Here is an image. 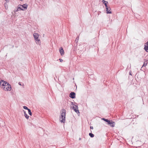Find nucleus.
<instances>
[{
    "label": "nucleus",
    "mask_w": 148,
    "mask_h": 148,
    "mask_svg": "<svg viewBox=\"0 0 148 148\" xmlns=\"http://www.w3.org/2000/svg\"><path fill=\"white\" fill-rule=\"evenodd\" d=\"M102 119L104 121L106 122L107 123V124L110 126L111 127H114L115 125V123L112 120H109L107 119H106L105 118H103Z\"/></svg>",
    "instance_id": "nucleus-1"
},
{
    "label": "nucleus",
    "mask_w": 148,
    "mask_h": 148,
    "mask_svg": "<svg viewBox=\"0 0 148 148\" xmlns=\"http://www.w3.org/2000/svg\"><path fill=\"white\" fill-rule=\"evenodd\" d=\"M62 112L60 119L61 118L62 119V120L60 121V122L62 123H64L65 121L66 111L65 109H63L62 110Z\"/></svg>",
    "instance_id": "nucleus-2"
},
{
    "label": "nucleus",
    "mask_w": 148,
    "mask_h": 148,
    "mask_svg": "<svg viewBox=\"0 0 148 148\" xmlns=\"http://www.w3.org/2000/svg\"><path fill=\"white\" fill-rule=\"evenodd\" d=\"M39 36V35L38 33H34L33 34V36L36 43L40 45L41 42L40 40L38 39Z\"/></svg>",
    "instance_id": "nucleus-3"
},
{
    "label": "nucleus",
    "mask_w": 148,
    "mask_h": 148,
    "mask_svg": "<svg viewBox=\"0 0 148 148\" xmlns=\"http://www.w3.org/2000/svg\"><path fill=\"white\" fill-rule=\"evenodd\" d=\"M11 88V85L8 83V84H7L5 86L3 87V89L5 91H10Z\"/></svg>",
    "instance_id": "nucleus-4"
},
{
    "label": "nucleus",
    "mask_w": 148,
    "mask_h": 148,
    "mask_svg": "<svg viewBox=\"0 0 148 148\" xmlns=\"http://www.w3.org/2000/svg\"><path fill=\"white\" fill-rule=\"evenodd\" d=\"M72 104L73 105V110L77 114L79 113V110H78V107L77 105L74 104H73V102H71Z\"/></svg>",
    "instance_id": "nucleus-5"
},
{
    "label": "nucleus",
    "mask_w": 148,
    "mask_h": 148,
    "mask_svg": "<svg viewBox=\"0 0 148 148\" xmlns=\"http://www.w3.org/2000/svg\"><path fill=\"white\" fill-rule=\"evenodd\" d=\"M7 84H8V83L4 80H1L0 81V85L1 87L3 89V87H4L5 85Z\"/></svg>",
    "instance_id": "nucleus-6"
},
{
    "label": "nucleus",
    "mask_w": 148,
    "mask_h": 148,
    "mask_svg": "<svg viewBox=\"0 0 148 148\" xmlns=\"http://www.w3.org/2000/svg\"><path fill=\"white\" fill-rule=\"evenodd\" d=\"M75 93L74 92H71L69 95V97L73 99L75 98Z\"/></svg>",
    "instance_id": "nucleus-7"
},
{
    "label": "nucleus",
    "mask_w": 148,
    "mask_h": 148,
    "mask_svg": "<svg viewBox=\"0 0 148 148\" xmlns=\"http://www.w3.org/2000/svg\"><path fill=\"white\" fill-rule=\"evenodd\" d=\"M107 14H112V12L110 11L111 8L109 6L105 7Z\"/></svg>",
    "instance_id": "nucleus-8"
},
{
    "label": "nucleus",
    "mask_w": 148,
    "mask_h": 148,
    "mask_svg": "<svg viewBox=\"0 0 148 148\" xmlns=\"http://www.w3.org/2000/svg\"><path fill=\"white\" fill-rule=\"evenodd\" d=\"M144 49L147 52H148V41L145 44Z\"/></svg>",
    "instance_id": "nucleus-9"
},
{
    "label": "nucleus",
    "mask_w": 148,
    "mask_h": 148,
    "mask_svg": "<svg viewBox=\"0 0 148 148\" xmlns=\"http://www.w3.org/2000/svg\"><path fill=\"white\" fill-rule=\"evenodd\" d=\"M59 51L61 56H62L64 54V51L62 47L60 48Z\"/></svg>",
    "instance_id": "nucleus-10"
},
{
    "label": "nucleus",
    "mask_w": 148,
    "mask_h": 148,
    "mask_svg": "<svg viewBox=\"0 0 148 148\" xmlns=\"http://www.w3.org/2000/svg\"><path fill=\"white\" fill-rule=\"evenodd\" d=\"M21 6L23 8V10H25V9H26L27 8L28 5L27 3H25L23 4V5H22Z\"/></svg>",
    "instance_id": "nucleus-11"
},
{
    "label": "nucleus",
    "mask_w": 148,
    "mask_h": 148,
    "mask_svg": "<svg viewBox=\"0 0 148 148\" xmlns=\"http://www.w3.org/2000/svg\"><path fill=\"white\" fill-rule=\"evenodd\" d=\"M102 1L104 4L105 7L108 6V2L107 1H105L104 0H102Z\"/></svg>",
    "instance_id": "nucleus-12"
},
{
    "label": "nucleus",
    "mask_w": 148,
    "mask_h": 148,
    "mask_svg": "<svg viewBox=\"0 0 148 148\" xmlns=\"http://www.w3.org/2000/svg\"><path fill=\"white\" fill-rule=\"evenodd\" d=\"M21 5H19L18 6V8L16 9V12L18 10V9H19V10H23V8H22L21 7Z\"/></svg>",
    "instance_id": "nucleus-13"
},
{
    "label": "nucleus",
    "mask_w": 148,
    "mask_h": 148,
    "mask_svg": "<svg viewBox=\"0 0 148 148\" xmlns=\"http://www.w3.org/2000/svg\"><path fill=\"white\" fill-rule=\"evenodd\" d=\"M23 111L24 112V115L25 116V117L27 119H28L29 118V116H28L27 114H26V112L25 111H24L23 110Z\"/></svg>",
    "instance_id": "nucleus-14"
},
{
    "label": "nucleus",
    "mask_w": 148,
    "mask_h": 148,
    "mask_svg": "<svg viewBox=\"0 0 148 148\" xmlns=\"http://www.w3.org/2000/svg\"><path fill=\"white\" fill-rule=\"evenodd\" d=\"M147 61H146L145 62H144V64H143V66L141 67V68L144 66L145 67L147 65Z\"/></svg>",
    "instance_id": "nucleus-15"
},
{
    "label": "nucleus",
    "mask_w": 148,
    "mask_h": 148,
    "mask_svg": "<svg viewBox=\"0 0 148 148\" xmlns=\"http://www.w3.org/2000/svg\"><path fill=\"white\" fill-rule=\"evenodd\" d=\"M0 121H1V123H2L3 124L1 125V123H0V126H3L5 124L4 122H3V121L1 119H0Z\"/></svg>",
    "instance_id": "nucleus-16"
},
{
    "label": "nucleus",
    "mask_w": 148,
    "mask_h": 148,
    "mask_svg": "<svg viewBox=\"0 0 148 148\" xmlns=\"http://www.w3.org/2000/svg\"><path fill=\"white\" fill-rule=\"evenodd\" d=\"M89 135L91 138H93L94 136V134H92L91 132L89 134Z\"/></svg>",
    "instance_id": "nucleus-17"
},
{
    "label": "nucleus",
    "mask_w": 148,
    "mask_h": 148,
    "mask_svg": "<svg viewBox=\"0 0 148 148\" xmlns=\"http://www.w3.org/2000/svg\"><path fill=\"white\" fill-rule=\"evenodd\" d=\"M28 111L29 114V115H30V116H31L32 115V113L31 110L30 109H29V110H28Z\"/></svg>",
    "instance_id": "nucleus-18"
},
{
    "label": "nucleus",
    "mask_w": 148,
    "mask_h": 148,
    "mask_svg": "<svg viewBox=\"0 0 148 148\" xmlns=\"http://www.w3.org/2000/svg\"><path fill=\"white\" fill-rule=\"evenodd\" d=\"M23 108L25 110H29V109L26 106H23Z\"/></svg>",
    "instance_id": "nucleus-19"
},
{
    "label": "nucleus",
    "mask_w": 148,
    "mask_h": 148,
    "mask_svg": "<svg viewBox=\"0 0 148 148\" xmlns=\"http://www.w3.org/2000/svg\"><path fill=\"white\" fill-rule=\"evenodd\" d=\"M79 36L77 37L75 39V42H77L79 40Z\"/></svg>",
    "instance_id": "nucleus-20"
},
{
    "label": "nucleus",
    "mask_w": 148,
    "mask_h": 148,
    "mask_svg": "<svg viewBox=\"0 0 148 148\" xmlns=\"http://www.w3.org/2000/svg\"><path fill=\"white\" fill-rule=\"evenodd\" d=\"M59 60H60V62H62L63 61V60L62 59H60V58L59 59Z\"/></svg>",
    "instance_id": "nucleus-21"
},
{
    "label": "nucleus",
    "mask_w": 148,
    "mask_h": 148,
    "mask_svg": "<svg viewBox=\"0 0 148 148\" xmlns=\"http://www.w3.org/2000/svg\"><path fill=\"white\" fill-rule=\"evenodd\" d=\"M129 75H132V72L131 71H130L129 72Z\"/></svg>",
    "instance_id": "nucleus-22"
},
{
    "label": "nucleus",
    "mask_w": 148,
    "mask_h": 148,
    "mask_svg": "<svg viewBox=\"0 0 148 148\" xmlns=\"http://www.w3.org/2000/svg\"><path fill=\"white\" fill-rule=\"evenodd\" d=\"M90 129H93V127L92 126H90Z\"/></svg>",
    "instance_id": "nucleus-23"
},
{
    "label": "nucleus",
    "mask_w": 148,
    "mask_h": 148,
    "mask_svg": "<svg viewBox=\"0 0 148 148\" xmlns=\"http://www.w3.org/2000/svg\"><path fill=\"white\" fill-rule=\"evenodd\" d=\"M18 84H19V85H21V82H18Z\"/></svg>",
    "instance_id": "nucleus-24"
},
{
    "label": "nucleus",
    "mask_w": 148,
    "mask_h": 148,
    "mask_svg": "<svg viewBox=\"0 0 148 148\" xmlns=\"http://www.w3.org/2000/svg\"><path fill=\"white\" fill-rule=\"evenodd\" d=\"M6 1H9V0H5Z\"/></svg>",
    "instance_id": "nucleus-25"
},
{
    "label": "nucleus",
    "mask_w": 148,
    "mask_h": 148,
    "mask_svg": "<svg viewBox=\"0 0 148 148\" xmlns=\"http://www.w3.org/2000/svg\"><path fill=\"white\" fill-rule=\"evenodd\" d=\"M79 140H81V138H80L79 139Z\"/></svg>",
    "instance_id": "nucleus-26"
},
{
    "label": "nucleus",
    "mask_w": 148,
    "mask_h": 148,
    "mask_svg": "<svg viewBox=\"0 0 148 148\" xmlns=\"http://www.w3.org/2000/svg\"><path fill=\"white\" fill-rule=\"evenodd\" d=\"M21 1H23V0H20Z\"/></svg>",
    "instance_id": "nucleus-27"
}]
</instances>
